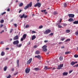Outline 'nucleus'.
<instances>
[{
  "label": "nucleus",
  "mask_w": 78,
  "mask_h": 78,
  "mask_svg": "<svg viewBox=\"0 0 78 78\" xmlns=\"http://www.w3.org/2000/svg\"><path fill=\"white\" fill-rule=\"evenodd\" d=\"M32 6V2H30L29 4H28L27 5V6H25L24 9L26 10L27 9H28L29 7H30L31 8Z\"/></svg>",
  "instance_id": "nucleus-1"
},
{
  "label": "nucleus",
  "mask_w": 78,
  "mask_h": 78,
  "mask_svg": "<svg viewBox=\"0 0 78 78\" xmlns=\"http://www.w3.org/2000/svg\"><path fill=\"white\" fill-rule=\"evenodd\" d=\"M50 33H51V30L48 29L46 30V31L44 32V34H48Z\"/></svg>",
  "instance_id": "nucleus-2"
},
{
  "label": "nucleus",
  "mask_w": 78,
  "mask_h": 78,
  "mask_svg": "<svg viewBox=\"0 0 78 78\" xmlns=\"http://www.w3.org/2000/svg\"><path fill=\"white\" fill-rule=\"evenodd\" d=\"M39 7V8H40L41 6V3H40L39 2H38L37 4H36L34 5V7Z\"/></svg>",
  "instance_id": "nucleus-3"
},
{
  "label": "nucleus",
  "mask_w": 78,
  "mask_h": 78,
  "mask_svg": "<svg viewBox=\"0 0 78 78\" xmlns=\"http://www.w3.org/2000/svg\"><path fill=\"white\" fill-rule=\"evenodd\" d=\"M19 41L18 40H16L13 41V45H17V44H19Z\"/></svg>",
  "instance_id": "nucleus-4"
},
{
  "label": "nucleus",
  "mask_w": 78,
  "mask_h": 78,
  "mask_svg": "<svg viewBox=\"0 0 78 78\" xmlns=\"http://www.w3.org/2000/svg\"><path fill=\"white\" fill-rule=\"evenodd\" d=\"M30 69L28 68H26L25 70V73H28L30 72Z\"/></svg>",
  "instance_id": "nucleus-5"
},
{
  "label": "nucleus",
  "mask_w": 78,
  "mask_h": 78,
  "mask_svg": "<svg viewBox=\"0 0 78 78\" xmlns=\"http://www.w3.org/2000/svg\"><path fill=\"white\" fill-rule=\"evenodd\" d=\"M78 63L77 62H74L73 61H72L71 63H70V65L71 66H74L75 64H76Z\"/></svg>",
  "instance_id": "nucleus-6"
},
{
  "label": "nucleus",
  "mask_w": 78,
  "mask_h": 78,
  "mask_svg": "<svg viewBox=\"0 0 78 78\" xmlns=\"http://www.w3.org/2000/svg\"><path fill=\"white\" fill-rule=\"evenodd\" d=\"M68 16L69 18H73L75 16V15L72 14H68Z\"/></svg>",
  "instance_id": "nucleus-7"
},
{
  "label": "nucleus",
  "mask_w": 78,
  "mask_h": 78,
  "mask_svg": "<svg viewBox=\"0 0 78 78\" xmlns=\"http://www.w3.org/2000/svg\"><path fill=\"white\" fill-rule=\"evenodd\" d=\"M31 61H32V58H30L28 61L27 62V64H30L31 62Z\"/></svg>",
  "instance_id": "nucleus-8"
},
{
  "label": "nucleus",
  "mask_w": 78,
  "mask_h": 78,
  "mask_svg": "<svg viewBox=\"0 0 78 78\" xmlns=\"http://www.w3.org/2000/svg\"><path fill=\"white\" fill-rule=\"evenodd\" d=\"M19 39V36L17 35H16V36L13 37V40L16 41V40H17Z\"/></svg>",
  "instance_id": "nucleus-9"
},
{
  "label": "nucleus",
  "mask_w": 78,
  "mask_h": 78,
  "mask_svg": "<svg viewBox=\"0 0 78 78\" xmlns=\"http://www.w3.org/2000/svg\"><path fill=\"white\" fill-rule=\"evenodd\" d=\"M35 58H38L39 59H41V56L40 55H36L35 56Z\"/></svg>",
  "instance_id": "nucleus-10"
},
{
  "label": "nucleus",
  "mask_w": 78,
  "mask_h": 78,
  "mask_svg": "<svg viewBox=\"0 0 78 78\" xmlns=\"http://www.w3.org/2000/svg\"><path fill=\"white\" fill-rule=\"evenodd\" d=\"M63 67V64H60L59 66H58V68L57 69H60L61 68Z\"/></svg>",
  "instance_id": "nucleus-11"
},
{
  "label": "nucleus",
  "mask_w": 78,
  "mask_h": 78,
  "mask_svg": "<svg viewBox=\"0 0 78 78\" xmlns=\"http://www.w3.org/2000/svg\"><path fill=\"white\" fill-rule=\"evenodd\" d=\"M68 75V73L64 72L62 74L63 76H67Z\"/></svg>",
  "instance_id": "nucleus-12"
},
{
  "label": "nucleus",
  "mask_w": 78,
  "mask_h": 78,
  "mask_svg": "<svg viewBox=\"0 0 78 78\" xmlns=\"http://www.w3.org/2000/svg\"><path fill=\"white\" fill-rule=\"evenodd\" d=\"M36 36L35 35H33L32 37L31 40L32 41H33V40H34L35 39H36Z\"/></svg>",
  "instance_id": "nucleus-13"
},
{
  "label": "nucleus",
  "mask_w": 78,
  "mask_h": 78,
  "mask_svg": "<svg viewBox=\"0 0 78 78\" xmlns=\"http://www.w3.org/2000/svg\"><path fill=\"white\" fill-rule=\"evenodd\" d=\"M68 21H69V22H73V18H70L68 20Z\"/></svg>",
  "instance_id": "nucleus-14"
},
{
  "label": "nucleus",
  "mask_w": 78,
  "mask_h": 78,
  "mask_svg": "<svg viewBox=\"0 0 78 78\" xmlns=\"http://www.w3.org/2000/svg\"><path fill=\"white\" fill-rule=\"evenodd\" d=\"M35 54H36V55H39V54H40V51H36Z\"/></svg>",
  "instance_id": "nucleus-15"
},
{
  "label": "nucleus",
  "mask_w": 78,
  "mask_h": 78,
  "mask_svg": "<svg viewBox=\"0 0 78 78\" xmlns=\"http://www.w3.org/2000/svg\"><path fill=\"white\" fill-rule=\"evenodd\" d=\"M34 70L35 71H38V70H40V69L37 68H35L34 69Z\"/></svg>",
  "instance_id": "nucleus-16"
},
{
  "label": "nucleus",
  "mask_w": 78,
  "mask_h": 78,
  "mask_svg": "<svg viewBox=\"0 0 78 78\" xmlns=\"http://www.w3.org/2000/svg\"><path fill=\"white\" fill-rule=\"evenodd\" d=\"M23 37L24 39H25L27 37V34H24L23 36Z\"/></svg>",
  "instance_id": "nucleus-17"
},
{
  "label": "nucleus",
  "mask_w": 78,
  "mask_h": 78,
  "mask_svg": "<svg viewBox=\"0 0 78 78\" xmlns=\"http://www.w3.org/2000/svg\"><path fill=\"white\" fill-rule=\"evenodd\" d=\"M73 24H78V21H75L73 22Z\"/></svg>",
  "instance_id": "nucleus-18"
},
{
  "label": "nucleus",
  "mask_w": 78,
  "mask_h": 78,
  "mask_svg": "<svg viewBox=\"0 0 78 78\" xmlns=\"http://www.w3.org/2000/svg\"><path fill=\"white\" fill-rule=\"evenodd\" d=\"M47 47V46L44 45L42 47V48L43 49H47V48H46Z\"/></svg>",
  "instance_id": "nucleus-19"
},
{
  "label": "nucleus",
  "mask_w": 78,
  "mask_h": 78,
  "mask_svg": "<svg viewBox=\"0 0 78 78\" xmlns=\"http://www.w3.org/2000/svg\"><path fill=\"white\" fill-rule=\"evenodd\" d=\"M70 53H71V52H70V51H67L65 52V53L66 55H67L68 54H69Z\"/></svg>",
  "instance_id": "nucleus-20"
},
{
  "label": "nucleus",
  "mask_w": 78,
  "mask_h": 78,
  "mask_svg": "<svg viewBox=\"0 0 78 78\" xmlns=\"http://www.w3.org/2000/svg\"><path fill=\"white\" fill-rule=\"evenodd\" d=\"M53 14L54 15H56V14H58V12H53Z\"/></svg>",
  "instance_id": "nucleus-21"
},
{
  "label": "nucleus",
  "mask_w": 78,
  "mask_h": 78,
  "mask_svg": "<svg viewBox=\"0 0 78 78\" xmlns=\"http://www.w3.org/2000/svg\"><path fill=\"white\" fill-rule=\"evenodd\" d=\"M25 16V14H23L22 16L21 17H20V18L21 19H22L23 18V17H24V16Z\"/></svg>",
  "instance_id": "nucleus-22"
},
{
  "label": "nucleus",
  "mask_w": 78,
  "mask_h": 78,
  "mask_svg": "<svg viewBox=\"0 0 78 78\" xmlns=\"http://www.w3.org/2000/svg\"><path fill=\"white\" fill-rule=\"evenodd\" d=\"M5 52L4 51H2L1 52V55L2 56H4V55H5Z\"/></svg>",
  "instance_id": "nucleus-23"
},
{
  "label": "nucleus",
  "mask_w": 78,
  "mask_h": 78,
  "mask_svg": "<svg viewBox=\"0 0 78 78\" xmlns=\"http://www.w3.org/2000/svg\"><path fill=\"white\" fill-rule=\"evenodd\" d=\"M22 45V44H20L19 45H18L17 46V47H19V48H20V47H21V46Z\"/></svg>",
  "instance_id": "nucleus-24"
},
{
  "label": "nucleus",
  "mask_w": 78,
  "mask_h": 78,
  "mask_svg": "<svg viewBox=\"0 0 78 78\" xmlns=\"http://www.w3.org/2000/svg\"><path fill=\"white\" fill-rule=\"evenodd\" d=\"M7 69V66H5L4 68V71H6Z\"/></svg>",
  "instance_id": "nucleus-25"
},
{
  "label": "nucleus",
  "mask_w": 78,
  "mask_h": 78,
  "mask_svg": "<svg viewBox=\"0 0 78 78\" xmlns=\"http://www.w3.org/2000/svg\"><path fill=\"white\" fill-rule=\"evenodd\" d=\"M41 12H43V13L44 14H45V11H46V10L45 9L44 10H41Z\"/></svg>",
  "instance_id": "nucleus-26"
},
{
  "label": "nucleus",
  "mask_w": 78,
  "mask_h": 78,
  "mask_svg": "<svg viewBox=\"0 0 78 78\" xmlns=\"http://www.w3.org/2000/svg\"><path fill=\"white\" fill-rule=\"evenodd\" d=\"M59 59L60 60V61H62V59H63V57H60L59 58Z\"/></svg>",
  "instance_id": "nucleus-27"
},
{
  "label": "nucleus",
  "mask_w": 78,
  "mask_h": 78,
  "mask_svg": "<svg viewBox=\"0 0 78 78\" xmlns=\"http://www.w3.org/2000/svg\"><path fill=\"white\" fill-rule=\"evenodd\" d=\"M23 5V4L22 3H20V4L19 5V6H22Z\"/></svg>",
  "instance_id": "nucleus-28"
},
{
  "label": "nucleus",
  "mask_w": 78,
  "mask_h": 78,
  "mask_svg": "<svg viewBox=\"0 0 78 78\" xmlns=\"http://www.w3.org/2000/svg\"><path fill=\"white\" fill-rule=\"evenodd\" d=\"M0 23H3L4 22V20H2L0 21Z\"/></svg>",
  "instance_id": "nucleus-29"
},
{
  "label": "nucleus",
  "mask_w": 78,
  "mask_h": 78,
  "mask_svg": "<svg viewBox=\"0 0 78 78\" xmlns=\"http://www.w3.org/2000/svg\"><path fill=\"white\" fill-rule=\"evenodd\" d=\"M44 69L45 70H47L48 69H49V68H48V67L45 66L44 67Z\"/></svg>",
  "instance_id": "nucleus-30"
},
{
  "label": "nucleus",
  "mask_w": 78,
  "mask_h": 78,
  "mask_svg": "<svg viewBox=\"0 0 78 78\" xmlns=\"http://www.w3.org/2000/svg\"><path fill=\"white\" fill-rule=\"evenodd\" d=\"M42 51H43L46 52L47 51V49H43Z\"/></svg>",
  "instance_id": "nucleus-31"
},
{
  "label": "nucleus",
  "mask_w": 78,
  "mask_h": 78,
  "mask_svg": "<svg viewBox=\"0 0 78 78\" xmlns=\"http://www.w3.org/2000/svg\"><path fill=\"white\" fill-rule=\"evenodd\" d=\"M70 41V39H67L66 40L65 42H67V41L69 42Z\"/></svg>",
  "instance_id": "nucleus-32"
},
{
  "label": "nucleus",
  "mask_w": 78,
  "mask_h": 78,
  "mask_svg": "<svg viewBox=\"0 0 78 78\" xmlns=\"http://www.w3.org/2000/svg\"><path fill=\"white\" fill-rule=\"evenodd\" d=\"M43 28V26H42V25L40 26L39 27V28L40 29H41V28Z\"/></svg>",
  "instance_id": "nucleus-33"
},
{
  "label": "nucleus",
  "mask_w": 78,
  "mask_h": 78,
  "mask_svg": "<svg viewBox=\"0 0 78 78\" xmlns=\"http://www.w3.org/2000/svg\"><path fill=\"white\" fill-rule=\"evenodd\" d=\"M70 30H67L66 31V33H70Z\"/></svg>",
  "instance_id": "nucleus-34"
},
{
  "label": "nucleus",
  "mask_w": 78,
  "mask_h": 78,
  "mask_svg": "<svg viewBox=\"0 0 78 78\" xmlns=\"http://www.w3.org/2000/svg\"><path fill=\"white\" fill-rule=\"evenodd\" d=\"M66 6H67V4L66 3H65L64 4V7H66Z\"/></svg>",
  "instance_id": "nucleus-35"
},
{
  "label": "nucleus",
  "mask_w": 78,
  "mask_h": 78,
  "mask_svg": "<svg viewBox=\"0 0 78 78\" xmlns=\"http://www.w3.org/2000/svg\"><path fill=\"white\" fill-rule=\"evenodd\" d=\"M58 28H63V27H62L61 25H59L58 26Z\"/></svg>",
  "instance_id": "nucleus-36"
},
{
  "label": "nucleus",
  "mask_w": 78,
  "mask_h": 78,
  "mask_svg": "<svg viewBox=\"0 0 78 78\" xmlns=\"http://www.w3.org/2000/svg\"><path fill=\"white\" fill-rule=\"evenodd\" d=\"M74 57H75V58H78V55H74Z\"/></svg>",
  "instance_id": "nucleus-37"
},
{
  "label": "nucleus",
  "mask_w": 78,
  "mask_h": 78,
  "mask_svg": "<svg viewBox=\"0 0 78 78\" xmlns=\"http://www.w3.org/2000/svg\"><path fill=\"white\" fill-rule=\"evenodd\" d=\"M63 25L64 27H66V26L67 25V24H66V23H63Z\"/></svg>",
  "instance_id": "nucleus-38"
},
{
  "label": "nucleus",
  "mask_w": 78,
  "mask_h": 78,
  "mask_svg": "<svg viewBox=\"0 0 78 78\" xmlns=\"http://www.w3.org/2000/svg\"><path fill=\"white\" fill-rule=\"evenodd\" d=\"M78 64L74 66L73 67H78Z\"/></svg>",
  "instance_id": "nucleus-39"
},
{
  "label": "nucleus",
  "mask_w": 78,
  "mask_h": 78,
  "mask_svg": "<svg viewBox=\"0 0 78 78\" xmlns=\"http://www.w3.org/2000/svg\"><path fill=\"white\" fill-rule=\"evenodd\" d=\"M37 46L36 45H34V48H37Z\"/></svg>",
  "instance_id": "nucleus-40"
},
{
  "label": "nucleus",
  "mask_w": 78,
  "mask_h": 78,
  "mask_svg": "<svg viewBox=\"0 0 78 78\" xmlns=\"http://www.w3.org/2000/svg\"><path fill=\"white\" fill-rule=\"evenodd\" d=\"M34 33H36V32L34 31H32V34H34Z\"/></svg>",
  "instance_id": "nucleus-41"
},
{
  "label": "nucleus",
  "mask_w": 78,
  "mask_h": 78,
  "mask_svg": "<svg viewBox=\"0 0 78 78\" xmlns=\"http://www.w3.org/2000/svg\"><path fill=\"white\" fill-rule=\"evenodd\" d=\"M75 34L76 35H78V31H77L76 32Z\"/></svg>",
  "instance_id": "nucleus-42"
},
{
  "label": "nucleus",
  "mask_w": 78,
  "mask_h": 78,
  "mask_svg": "<svg viewBox=\"0 0 78 78\" xmlns=\"http://www.w3.org/2000/svg\"><path fill=\"white\" fill-rule=\"evenodd\" d=\"M11 78V75H9L7 77V78Z\"/></svg>",
  "instance_id": "nucleus-43"
},
{
  "label": "nucleus",
  "mask_w": 78,
  "mask_h": 78,
  "mask_svg": "<svg viewBox=\"0 0 78 78\" xmlns=\"http://www.w3.org/2000/svg\"><path fill=\"white\" fill-rule=\"evenodd\" d=\"M53 33H51L49 34L50 36H53Z\"/></svg>",
  "instance_id": "nucleus-44"
},
{
  "label": "nucleus",
  "mask_w": 78,
  "mask_h": 78,
  "mask_svg": "<svg viewBox=\"0 0 78 78\" xmlns=\"http://www.w3.org/2000/svg\"><path fill=\"white\" fill-rule=\"evenodd\" d=\"M27 17H28V16L27 15H26L25 16H24V18H25V19L27 18Z\"/></svg>",
  "instance_id": "nucleus-45"
},
{
  "label": "nucleus",
  "mask_w": 78,
  "mask_h": 78,
  "mask_svg": "<svg viewBox=\"0 0 78 78\" xmlns=\"http://www.w3.org/2000/svg\"><path fill=\"white\" fill-rule=\"evenodd\" d=\"M23 39H24V38H22L21 39V41H23Z\"/></svg>",
  "instance_id": "nucleus-46"
},
{
  "label": "nucleus",
  "mask_w": 78,
  "mask_h": 78,
  "mask_svg": "<svg viewBox=\"0 0 78 78\" xmlns=\"http://www.w3.org/2000/svg\"><path fill=\"white\" fill-rule=\"evenodd\" d=\"M6 14V12H4L2 13V15L3 16V15H4V14Z\"/></svg>",
  "instance_id": "nucleus-47"
},
{
  "label": "nucleus",
  "mask_w": 78,
  "mask_h": 78,
  "mask_svg": "<svg viewBox=\"0 0 78 78\" xmlns=\"http://www.w3.org/2000/svg\"><path fill=\"white\" fill-rule=\"evenodd\" d=\"M72 72H73V70H71L69 71V73H71Z\"/></svg>",
  "instance_id": "nucleus-48"
},
{
  "label": "nucleus",
  "mask_w": 78,
  "mask_h": 78,
  "mask_svg": "<svg viewBox=\"0 0 78 78\" xmlns=\"http://www.w3.org/2000/svg\"><path fill=\"white\" fill-rule=\"evenodd\" d=\"M28 27H29V25H27L26 26V28H28Z\"/></svg>",
  "instance_id": "nucleus-49"
},
{
  "label": "nucleus",
  "mask_w": 78,
  "mask_h": 78,
  "mask_svg": "<svg viewBox=\"0 0 78 78\" xmlns=\"http://www.w3.org/2000/svg\"><path fill=\"white\" fill-rule=\"evenodd\" d=\"M14 25L15 27H17V24H14Z\"/></svg>",
  "instance_id": "nucleus-50"
},
{
  "label": "nucleus",
  "mask_w": 78,
  "mask_h": 78,
  "mask_svg": "<svg viewBox=\"0 0 78 78\" xmlns=\"http://www.w3.org/2000/svg\"><path fill=\"white\" fill-rule=\"evenodd\" d=\"M48 40H45L44 41V42H45V43H46L47 42H48Z\"/></svg>",
  "instance_id": "nucleus-51"
},
{
  "label": "nucleus",
  "mask_w": 78,
  "mask_h": 78,
  "mask_svg": "<svg viewBox=\"0 0 78 78\" xmlns=\"http://www.w3.org/2000/svg\"><path fill=\"white\" fill-rule=\"evenodd\" d=\"M18 73V72H16V73H15L14 74V75H16Z\"/></svg>",
  "instance_id": "nucleus-52"
},
{
  "label": "nucleus",
  "mask_w": 78,
  "mask_h": 78,
  "mask_svg": "<svg viewBox=\"0 0 78 78\" xmlns=\"http://www.w3.org/2000/svg\"><path fill=\"white\" fill-rule=\"evenodd\" d=\"M3 25L1 24L0 26V28H2V27H3Z\"/></svg>",
  "instance_id": "nucleus-53"
},
{
  "label": "nucleus",
  "mask_w": 78,
  "mask_h": 78,
  "mask_svg": "<svg viewBox=\"0 0 78 78\" xmlns=\"http://www.w3.org/2000/svg\"><path fill=\"white\" fill-rule=\"evenodd\" d=\"M4 43H3V41H1L0 42V44H4Z\"/></svg>",
  "instance_id": "nucleus-54"
},
{
  "label": "nucleus",
  "mask_w": 78,
  "mask_h": 78,
  "mask_svg": "<svg viewBox=\"0 0 78 78\" xmlns=\"http://www.w3.org/2000/svg\"><path fill=\"white\" fill-rule=\"evenodd\" d=\"M19 59H17V64H19Z\"/></svg>",
  "instance_id": "nucleus-55"
},
{
  "label": "nucleus",
  "mask_w": 78,
  "mask_h": 78,
  "mask_svg": "<svg viewBox=\"0 0 78 78\" xmlns=\"http://www.w3.org/2000/svg\"><path fill=\"white\" fill-rule=\"evenodd\" d=\"M10 11V9L9 8H8L7 9V11Z\"/></svg>",
  "instance_id": "nucleus-56"
},
{
  "label": "nucleus",
  "mask_w": 78,
  "mask_h": 78,
  "mask_svg": "<svg viewBox=\"0 0 78 78\" xmlns=\"http://www.w3.org/2000/svg\"><path fill=\"white\" fill-rule=\"evenodd\" d=\"M65 39V38H62L61 39V41H64V40Z\"/></svg>",
  "instance_id": "nucleus-57"
},
{
  "label": "nucleus",
  "mask_w": 78,
  "mask_h": 78,
  "mask_svg": "<svg viewBox=\"0 0 78 78\" xmlns=\"http://www.w3.org/2000/svg\"><path fill=\"white\" fill-rule=\"evenodd\" d=\"M14 68H12V71H14Z\"/></svg>",
  "instance_id": "nucleus-58"
},
{
  "label": "nucleus",
  "mask_w": 78,
  "mask_h": 78,
  "mask_svg": "<svg viewBox=\"0 0 78 78\" xmlns=\"http://www.w3.org/2000/svg\"><path fill=\"white\" fill-rule=\"evenodd\" d=\"M61 48H64V46H62L61 47Z\"/></svg>",
  "instance_id": "nucleus-59"
},
{
  "label": "nucleus",
  "mask_w": 78,
  "mask_h": 78,
  "mask_svg": "<svg viewBox=\"0 0 78 78\" xmlns=\"http://www.w3.org/2000/svg\"><path fill=\"white\" fill-rule=\"evenodd\" d=\"M57 25H58V26H59V25H60V23H58L57 24Z\"/></svg>",
  "instance_id": "nucleus-60"
},
{
  "label": "nucleus",
  "mask_w": 78,
  "mask_h": 78,
  "mask_svg": "<svg viewBox=\"0 0 78 78\" xmlns=\"http://www.w3.org/2000/svg\"><path fill=\"white\" fill-rule=\"evenodd\" d=\"M22 12V10H20L19 11V13H20V12Z\"/></svg>",
  "instance_id": "nucleus-61"
},
{
  "label": "nucleus",
  "mask_w": 78,
  "mask_h": 78,
  "mask_svg": "<svg viewBox=\"0 0 78 78\" xmlns=\"http://www.w3.org/2000/svg\"><path fill=\"white\" fill-rule=\"evenodd\" d=\"M12 29H11V31H10V33H12Z\"/></svg>",
  "instance_id": "nucleus-62"
},
{
  "label": "nucleus",
  "mask_w": 78,
  "mask_h": 78,
  "mask_svg": "<svg viewBox=\"0 0 78 78\" xmlns=\"http://www.w3.org/2000/svg\"><path fill=\"white\" fill-rule=\"evenodd\" d=\"M50 52V51H49V52H47V55H48V54H49V52Z\"/></svg>",
  "instance_id": "nucleus-63"
},
{
  "label": "nucleus",
  "mask_w": 78,
  "mask_h": 78,
  "mask_svg": "<svg viewBox=\"0 0 78 78\" xmlns=\"http://www.w3.org/2000/svg\"><path fill=\"white\" fill-rule=\"evenodd\" d=\"M12 38H10V41H12Z\"/></svg>",
  "instance_id": "nucleus-64"
}]
</instances>
